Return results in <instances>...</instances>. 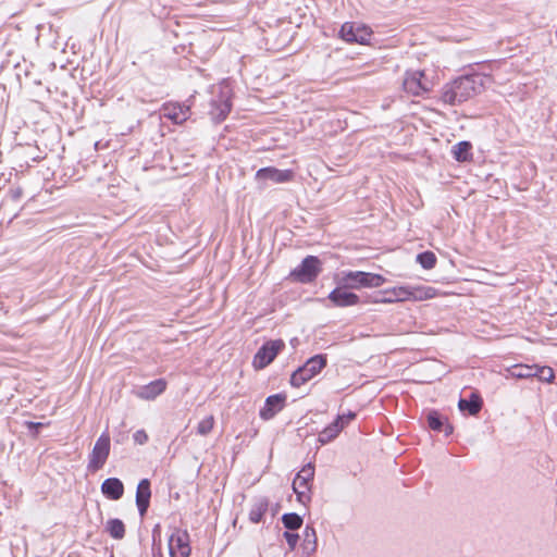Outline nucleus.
<instances>
[{
	"label": "nucleus",
	"mask_w": 557,
	"mask_h": 557,
	"mask_svg": "<svg viewBox=\"0 0 557 557\" xmlns=\"http://www.w3.org/2000/svg\"><path fill=\"white\" fill-rule=\"evenodd\" d=\"M25 426L28 429L29 433L33 436H37L39 434V430L44 426V423L26 421Z\"/></svg>",
	"instance_id": "72a5a7b5"
},
{
	"label": "nucleus",
	"mask_w": 557,
	"mask_h": 557,
	"mask_svg": "<svg viewBox=\"0 0 557 557\" xmlns=\"http://www.w3.org/2000/svg\"><path fill=\"white\" fill-rule=\"evenodd\" d=\"M406 92L422 96L431 90L432 83L423 71H408L403 83Z\"/></svg>",
	"instance_id": "9d476101"
},
{
	"label": "nucleus",
	"mask_w": 557,
	"mask_h": 557,
	"mask_svg": "<svg viewBox=\"0 0 557 557\" xmlns=\"http://www.w3.org/2000/svg\"><path fill=\"white\" fill-rule=\"evenodd\" d=\"M269 509V499L267 497H260L255 500L249 511V520L252 523L261 522L264 513Z\"/></svg>",
	"instance_id": "393cba45"
},
{
	"label": "nucleus",
	"mask_w": 557,
	"mask_h": 557,
	"mask_svg": "<svg viewBox=\"0 0 557 557\" xmlns=\"http://www.w3.org/2000/svg\"><path fill=\"white\" fill-rule=\"evenodd\" d=\"M416 259L417 262L425 270L433 269L437 261L435 253L430 250L418 253Z\"/></svg>",
	"instance_id": "c85d7f7f"
},
{
	"label": "nucleus",
	"mask_w": 557,
	"mask_h": 557,
	"mask_svg": "<svg viewBox=\"0 0 557 557\" xmlns=\"http://www.w3.org/2000/svg\"><path fill=\"white\" fill-rule=\"evenodd\" d=\"M286 405V395L278 393L270 395L264 401V406L260 409L259 416L262 420L273 419Z\"/></svg>",
	"instance_id": "2eb2a0df"
},
{
	"label": "nucleus",
	"mask_w": 557,
	"mask_h": 557,
	"mask_svg": "<svg viewBox=\"0 0 557 557\" xmlns=\"http://www.w3.org/2000/svg\"><path fill=\"white\" fill-rule=\"evenodd\" d=\"M133 440L136 444L138 445H144L148 442V435L147 433L145 432V430H137L134 434H133Z\"/></svg>",
	"instance_id": "f704fd0d"
},
{
	"label": "nucleus",
	"mask_w": 557,
	"mask_h": 557,
	"mask_svg": "<svg viewBox=\"0 0 557 557\" xmlns=\"http://www.w3.org/2000/svg\"><path fill=\"white\" fill-rule=\"evenodd\" d=\"M425 420L428 428L434 432H444L446 436H449L454 431L453 425L437 410L428 411Z\"/></svg>",
	"instance_id": "f3484780"
},
{
	"label": "nucleus",
	"mask_w": 557,
	"mask_h": 557,
	"mask_svg": "<svg viewBox=\"0 0 557 557\" xmlns=\"http://www.w3.org/2000/svg\"><path fill=\"white\" fill-rule=\"evenodd\" d=\"M336 285L337 286L331 290L327 296V299L334 307L345 308L356 306L360 302V297L351 292L349 287L342 284Z\"/></svg>",
	"instance_id": "4468645a"
},
{
	"label": "nucleus",
	"mask_w": 557,
	"mask_h": 557,
	"mask_svg": "<svg viewBox=\"0 0 557 557\" xmlns=\"http://www.w3.org/2000/svg\"><path fill=\"white\" fill-rule=\"evenodd\" d=\"M535 376L541 382L552 383L555 379L554 370L547 366H535Z\"/></svg>",
	"instance_id": "c756f323"
},
{
	"label": "nucleus",
	"mask_w": 557,
	"mask_h": 557,
	"mask_svg": "<svg viewBox=\"0 0 557 557\" xmlns=\"http://www.w3.org/2000/svg\"><path fill=\"white\" fill-rule=\"evenodd\" d=\"M106 531L114 540H122L125 536V524L119 518H112L107 521Z\"/></svg>",
	"instance_id": "a878e982"
},
{
	"label": "nucleus",
	"mask_w": 557,
	"mask_h": 557,
	"mask_svg": "<svg viewBox=\"0 0 557 557\" xmlns=\"http://www.w3.org/2000/svg\"><path fill=\"white\" fill-rule=\"evenodd\" d=\"M357 417V413L354 411H348L347 413L338 414L335 419V421L338 424L343 425V429L349 424L350 421L355 420Z\"/></svg>",
	"instance_id": "2f4dec72"
},
{
	"label": "nucleus",
	"mask_w": 557,
	"mask_h": 557,
	"mask_svg": "<svg viewBox=\"0 0 557 557\" xmlns=\"http://www.w3.org/2000/svg\"><path fill=\"white\" fill-rule=\"evenodd\" d=\"M372 32L366 25L346 22L339 29V37L349 44L366 45L370 41Z\"/></svg>",
	"instance_id": "9b49d317"
},
{
	"label": "nucleus",
	"mask_w": 557,
	"mask_h": 557,
	"mask_svg": "<svg viewBox=\"0 0 557 557\" xmlns=\"http://www.w3.org/2000/svg\"><path fill=\"white\" fill-rule=\"evenodd\" d=\"M381 298L374 299V302L391 304L395 301H406L409 299H423L430 297L423 288L410 286H398L384 290Z\"/></svg>",
	"instance_id": "423d86ee"
},
{
	"label": "nucleus",
	"mask_w": 557,
	"mask_h": 557,
	"mask_svg": "<svg viewBox=\"0 0 557 557\" xmlns=\"http://www.w3.org/2000/svg\"><path fill=\"white\" fill-rule=\"evenodd\" d=\"M284 347L285 343L282 339H271L262 344L253 357V368L257 370L267 368Z\"/></svg>",
	"instance_id": "6e6552de"
},
{
	"label": "nucleus",
	"mask_w": 557,
	"mask_h": 557,
	"mask_svg": "<svg viewBox=\"0 0 557 557\" xmlns=\"http://www.w3.org/2000/svg\"><path fill=\"white\" fill-rule=\"evenodd\" d=\"M483 89L484 78L482 75H465L446 84L441 98L445 103L456 106L480 94Z\"/></svg>",
	"instance_id": "f257e3e1"
},
{
	"label": "nucleus",
	"mask_w": 557,
	"mask_h": 557,
	"mask_svg": "<svg viewBox=\"0 0 557 557\" xmlns=\"http://www.w3.org/2000/svg\"><path fill=\"white\" fill-rule=\"evenodd\" d=\"M482 398L472 393L469 398H460L458 401V408L462 412H468L470 416H475L482 409Z\"/></svg>",
	"instance_id": "412c9836"
},
{
	"label": "nucleus",
	"mask_w": 557,
	"mask_h": 557,
	"mask_svg": "<svg viewBox=\"0 0 557 557\" xmlns=\"http://www.w3.org/2000/svg\"><path fill=\"white\" fill-rule=\"evenodd\" d=\"M295 173L290 169H276L274 166L261 168L256 173L258 182H271L274 184H283L293 181Z\"/></svg>",
	"instance_id": "f8f14e48"
},
{
	"label": "nucleus",
	"mask_w": 557,
	"mask_h": 557,
	"mask_svg": "<svg viewBox=\"0 0 557 557\" xmlns=\"http://www.w3.org/2000/svg\"><path fill=\"white\" fill-rule=\"evenodd\" d=\"M151 498V482L149 479H141L136 488V506L139 516L143 518L146 516L150 506Z\"/></svg>",
	"instance_id": "dca6fc26"
},
{
	"label": "nucleus",
	"mask_w": 557,
	"mask_h": 557,
	"mask_svg": "<svg viewBox=\"0 0 557 557\" xmlns=\"http://www.w3.org/2000/svg\"><path fill=\"white\" fill-rule=\"evenodd\" d=\"M318 547L317 532L313 525L307 524L304 530L302 550L307 556L312 555Z\"/></svg>",
	"instance_id": "4be33fe9"
},
{
	"label": "nucleus",
	"mask_w": 557,
	"mask_h": 557,
	"mask_svg": "<svg viewBox=\"0 0 557 557\" xmlns=\"http://www.w3.org/2000/svg\"><path fill=\"white\" fill-rule=\"evenodd\" d=\"M334 281L350 289H361L380 287L386 282V278L376 273L348 270L336 274Z\"/></svg>",
	"instance_id": "f03ea898"
},
{
	"label": "nucleus",
	"mask_w": 557,
	"mask_h": 557,
	"mask_svg": "<svg viewBox=\"0 0 557 557\" xmlns=\"http://www.w3.org/2000/svg\"><path fill=\"white\" fill-rule=\"evenodd\" d=\"M110 557H114L113 555H111Z\"/></svg>",
	"instance_id": "4c0bfd02"
},
{
	"label": "nucleus",
	"mask_w": 557,
	"mask_h": 557,
	"mask_svg": "<svg viewBox=\"0 0 557 557\" xmlns=\"http://www.w3.org/2000/svg\"><path fill=\"white\" fill-rule=\"evenodd\" d=\"M314 478V466L312 463L305 465L296 474L293 481V491L297 496V500L304 505L310 502L311 482Z\"/></svg>",
	"instance_id": "39448f33"
},
{
	"label": "nucleus",
	"mask_w": 557,
	"mask_h": 557,
	"mask_svg": "<svg viewBox=\"0 0 557 557\" xmlns=\"http://www.w3.org/2000/svg\"><path fill=\"white\" fill-rule=\"evenodd\" d=\"M283 536L286 540V542H287V544L289 546V549L294 550L296 548V546H297L298 541H299V535L297 533H294V532L285 531L283 533Z\"/></svg>",
	"instance_id": "473e14b6"
},
{
	"label": "nucleus",
	"mask_w": 557,
	"mask_h": 557,
	"mask_svg": "<svg viewBox=\"0 0 557 557\" xmlns=\"http://www.w3.org/2000/svg\"><path fill=\"white\" fill-rule=\"evenodd\" d=\"M343 430V425L334 420L320 432L318 443L322 446L331 443Z\"/></svg>",
	"instance_id": "b1692460"
},
{
	"label": "nucleus",
	"mask_w": 557,
	"mask_h": 557,
	"mask_svg": "<svg viewBox=\"0 0 557 557\" xmlns=\"http://www.w3.org/2000/svg\"><path fill=\"white\" fill-rule=\"evenodd\" d=\"M453 157L458 162H468L472 160V144L468 140H462L453 146Z\"/></svg>",
	"instance_id": "5701e85b"
},
{
	"label": "nucleus",
	"mask_w": 557,
	"mask_h": 557,
	"mask_svg": "<svg viewBox=\"0 0 557 557\" xmlns=\"http://www.w3.org/2000/svg\"><path fill=\"white\" fill-rule=\"evenodd\" d=\"M166 388V382L163 379L154 380L141 387L137 392V396L141 399L153 400L161 395Z\"/></svg>",
	"instance_id": "aec40b11"
},
{
	"label": "nucleus",
	"mask_w": 557,
	"mask_h": 557,
	"mask_svg": "<svg viewBox=\"0 0 557 557\" xmlns=\"http://www.w3.org/2000/svg\"><path fill=\"white\" fill-rule=\"evenodd\" d=\"M214 426V417L208 416L207 418L202 419L198 425H197V433L199 435L206 436L208 435Z\"/></svg>",
	"instance_id": "7c9ffc66"
},
{
	"label": "nucleus",
	"mask_w": 557,
	"mask_h": 557,
	"mask_svg": "<svg viewBox=\"0 0 557 557\" xmlns=\"http://www.w3.org/2000/svg\"><path fill=\"white\" fill-rule=\"evenodd\" d=\"M101 493L110 500H119L124 495V484L117 478L106 479L100 486Z\"/></svg>",
	"instance_id": "a211bd4d"
},
{
	"label": "nucleus",
	"mask_w": 557,
	"mask_h": 557,
	"mask_svg": "<svg viewBox=\"0 0 557 557\" xmlns=\"http://www.w3.org/2000/svg\"><path fill=\"white\" fill-rule=\"evenodd\" d=\"M161 116L181 125L190 117V107L180 102H166L162 106Z\"/></svg>",
	"instance_id": "ddd939ff"
},
{
	"label": "nucleus",
	"mask_w": 557,
	"mask_h": 557,
	"mask_svg": "<svg viewBox=\"0 0 557 557\" xmlns=\"http://www.w3.org/2000/svg\"><path fill=\"white\" fill-rule=\"evenodd\" d=\"M211 111L210 114L212 116V120L215 123L223 122L232 109V103L230 98L226 97H220L218 99L211 100Z\"/></svg>",
	"instance_id": "6ab92c4d"
},
{
	"label": "nucleus",
	"mask_w": 557,
	"mask_h": 557,
	"mask_svg": "<svg viewBox=\"0 0 557 557\" xmlns=\"http://www.w3.org/2000/svg\"><path fill=\"white\" fill-rule=\"evenodd\" d=\"M281 520L284 528H286L289 531H296L300 529L304 522L302 517L296 512L284 513Z\"/></svg>",
	"instance_id": "cd10ccee"
},
{
	"label": "nucleus",
	"mask_w": 557,
	"mask_h": 557,
	"mask_svg": "<svg viewBox=\"0 0 557 557\" xmlns=\"http://www.w3.org/2000/svg\"><path fill=\"white\" fill-rule=\"evenodd\" d=\"M322 261L317 256L305 257L300 264L290 271L289 277L297 283L311 284L321 274Z\"/></svg>",
	"instance_id": "20e7f679"
},
{
	"label": "nucleus",
	"mask_w": 557,
	"mask_h": 557,
	"mask_svg": "<svg viewBox=\"0 0 557 557\" xmlns=\"http://www.w3.org/2000/svg\"><path fill=\"white\" fill-rule=\"evenodd\" d=\"M535 366L536 364H515L508 369V372L510 376L515 379H531L535 376Z\"/></svg>",
	"instance_id": "bb28decb"
},
{
	"label": "nucleus",
	"mask_w": 557,
	"mask_h": 557,
	"mask_svg": "<svg viewBox=\"0 0 557 557\" xmlns=\"http://www.w3.org/2000/svg\"><path fill=\"white\" fill-rule=\"evenodd\" d=\"M110 455V435L109 433L102 432L96 441L94 448L89 455L87 469L90 472L100 470Z\"/></svg>",
	"instance_id": "0eeeda50"
},
{
	"label": "nucleus",
	"mask_w": 557,
	"mask_h": 557,
	"mask_svg": "<svg viewBox=\"0 0 557 557\" xmlns=\"http://www.w3.org/2000/svg\"><path fill=\"white\" fill-rule=\"evenodd\" d=\"M34 162H39L40 160L38 158L33 159Z\"/></svg>",
	"instance_id": "e433bc0d"
},
{
	"label": "nucleus",
	"mask_w": 557,
	"mask_h": 557,
	"mask_svg": "<svg viewBox=\"0 0 557 557\" xmlns=\"http://www.w3.org/2000/svg\"><path fill=\"white\" fill-rule=\"evenodd\" d=\"M327 364V356L318 354L310 357L302 366L298 367L290 375V385L300 387L315 375H318Z\"/></svg>",
	"instance_id": "7ed1b4c3"
},
{
	"label": "nucleus",
	"mask_w": 557,
	"mask_h": 557,
	"mask_svg": "<svg viewBox=\"0 0 557 557\" xmlns=\"http://www.w3.org/2000/svg\"><path fill=\"white\" fill-rule=\"evenodd\" d=\"M168 545L170 557H189L191 554L190 536L187 530L174 528Z\"/></svg>",
	"instance_id": "1a4fd4ad"
},
{
	"label": "nucleus",
	"mask_w": 557,
	"mask_h": 557,
	"mask_svg": "<svg viewBox=\"0 0 557 557\" xmlns=\"http://www.w3.org/2000/svg\"><path fill=\"white\" fill-rule=\"evenodd\" d=\"M152 542L153 546H161V525L158 523L152 529Z\"/></svg>",
	"instance_id": "c9c22d12"
}]
</instances>
